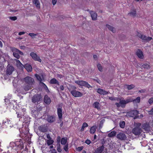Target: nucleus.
I'll use <instances>...</instances> for the list:
<instances>
[{"label": "nucleus", "instance_id": "nucleus-1", "mask_svg": "<svg viewBox=\"0 0 153 153\" xmlns=\"http://www.w3.org/2000/svg\"><path fill=\"white\" fill-rule=\"evenodd\" d=\"M24 81L25 83L24 86V88L26 91H28L31 89L32 85L33 84L34 82V79L29 76L25 78L24 79Z\"/></svg>", "mask_w": 153, "mask_h": 153}, {"label": "nucleus", "instance_id": "nucleus-2", "mask_svg": "<svg viewBox=\"0 0 153 153\" xmlns=\"http://www.w3.org/2000/svg\"><path fill=\"white\" fill-rule=\"evenodd\" d=\"M130 102V100L129 97H127L126 100L120 99L119 103H116L115 105L117 107H121L124 108L125 107L127 103Z\"/></svg>", "mask_w": 153, "mask_h": 153}, {"label": "nucleus", "instance_id": "nucleus-3", "mask_svg": "<svg viewBox=\"0 0 153 153\" xmlns=\"http://www.w3.org/2000/svg\"><path fill=\"white\" fill-rule=\"evenodd\" d=\"M11 51L13 52V55L17 59L20 58V56L19 54L22 55H24V53L22 52L15 48H13L11 49Z\"/></svg>", "mask_w": 153, "mask_h": 153}, {"label": "nucleus", "instance_id": "nucleus-4", "mask_svg": "<svg viewBox=\"0 0 153 153\" xmlns=\"http://www.w3.org/2000/svg\"><path fill=\"white\" fill-rule=\"evenodd\" d=\"M137 126H136L133 128L132 131V132L135 135H139L142 132V130L141 128L139 127L141 125L140 123H137Z\"/></svg>", "mask_w": 153, "mask_h": 153}, {"label": "nucleus", "instance_id": "nucleus-5", "mask_svg": "<svg viewBox=\"0 0 153 153\" xmlns=\"http://www.w3.org/2000/svg\"><path fill=\"white\" fill-rule=\"evenodd\" d=\"M42 96L38 94L34 95L32 98V102L36 104H38V102L42 100Z\"/></svg>", "mask_w": 153, "mask_h": 153}, {"label": "nucleus", "instance_id": "nucleus-6", "mask_svg": "<svg viewBox=\"0 0 153 153\" xmlns=\"http://www.w3.org/2000/svg\"><path fill=\"white\" fill-rule=\"evenodd\" d=\"M75 82L78 85L81 86H84L88 88L92 87L88 82L86 81L82 80H76L75 81Z\"/></svg>", "mask_w": 153, "mask_h": 153}, {"label": "nucleus", "instance_id": "nucleus-7", "mask_svg": "<svg viewBox=\"0 0 153 153\" xmlns=\"http://www.w3.org/2000/svg\"><path fill=\"white\" fill-rule=\"evenodd\" d=\"M137 35L140 38L145 42H149L152 39V37H147L144 35L140 33H138Z\"/></svg>", "mask_w": 153, "mask_h": 153}, {"label": "nucleus", "instance_id": "nucleus-8", "mask_svg": "<svg viewBox=\"0 0 153 153\" xmlns=\"http://www.w3.org/2000/svg\"><path fill=\"white\" fill-rule=\"evenodd\" d=\"M69 90L72 95L75 97H81L83 95V94L82 93L75 90H74L72 91H71V89H69Z\"/></svg>", "mask_w": 153, "mask_h": 153}, {"label": "nucleus", "instance_id": "nucleus-9", "mask_svg": "<svg viewBox=\"0 0 153 153\" xmlns=\"http://www.w3.org/2000/svg\"><path fill=\"white\" fill-rule=\"evenodd\" d=\"M139 114V112L137 110H134L128 112L127 114V115L129 117H134V119L136 118V116Z\"/></svg>", "mask_w": 153, "mask_h": 153}, {"label": "nucleus", "instance_id": "nucleus-10", "mask_svg": "<svg viewBox=\"0 0 153 153\" xmlns=\"http://www.w3.org/2000/svg\"><path fill=\"white\" fill-rule=\"evenodd\" d=\"M30 55L34 60L39 61L40 62H41L42 60L40 59V57L38 56L36 53L33 52H32L30 53Z\"/></svg>", "mask_w": 153, "mask_h": 153}, {"label": "nucleus", "instance_id": "nucleus-11", "mask_svg": "<svg viewBox=\"0 0 153 153\" xmlns=\"http://www.w3.org/2000/svg\"><path fill=\"white\" fill-rule=\"evenodd\" d=\"M117 138L121 140H125L126 139L127 137L124 133L120 132L117 136Z\"/></svg>", "mask_w": 153, "mask_h": 153}, {"label": "nucleus", "instance_id": "nucleus-12", "mask_svg": "<svg viewBox=\"0 0 153 153\" xmlns=\"http://www.w3.org/2000/svg\"><path fill=\"white\" fill-rule=\"evenodd\" d=\"M10 144L11 145H12L13 146H14V145H15L16 146L19 147L21 149H22L23 148V146H22L23 143H21L20 140L17 141L15 143H14L13 142L11 143Z\"/></svg>", "mask_w": 153, "mask_h": 153}, {"label": "nucleus", "instance_id": "nucleus-13", "mask_svg": "<svg viewBox=\"0 0 153 153\" xmlns=\"http://www.w3.org/2000/svg\"><path fill=\"white\" fill-rule=\"evenodd\" d=\"M35 76L36 78L40 82V84L41 85V82H42V81H45L43 75L42 74L39 75L37 74L35 75Z\"/></svg>", "mask_w": 153, "mask_h": 153}, {"label": "nucleus", "instance_id": "nucleus-14", "mask_svg": "<svg viewBox=\"0 0 153 153\" xmlns=\"http://www.w3.org/2000/svg\"><path fill=\"white\" fill-rule=\"evenodd\" d=\"M130 100V102H133L134 103H139L140 102V97H138L135 99H134L131 97H129Z\"/></svg>", "mask_w": 153, "mask_h": 153}, {"label": "nucleus", "instance_id": "nucleus-15", "mask_svg": "<svg viewBox=\"0 0 153 153\" xmlns=\"http://www.w3.org/2000/svg\"><path fill=\"white\" fill-rule=\"evenodd\" d=\"M56 117L52 115H48L47 118V120L49 123H53L55 121Z\"/></svg>", "mask_w": 153, "mask_h": 153}, {"label": "nucleus", "instance_id": "nucleus-16", "mask_svg": "<svg viewBox=\"0 0 153 153\" xmlns=\"http://www.w3.org/2000/svg\"><path fill=\"white\" fill-rule=\"evenodd\" d=\"M15 61L16 62V65L19 68L23 69L24 68V65H23L20 62V61L18 59H15Z\"/></svg>", "mask_w": 153, "mask_h": 153}, {"label": "nucleus", "instance_id": "nucleus-17", "mask_svg": "<svg viewBox=\"0 0 153 153\" xmlns=\"http://www.w3.org/2000/svg\"><path fill=\"white\" fill-rule=\"evenodd\" d=\"M44 102L46 104H49L51 102V98L47 95H45L44 97Z\"/></svg>", "mask_w": 153, "mask_h": 153}, {"label": "nucleus", "instance_id": "nucleus-18", "mask_svg": "<svg viewBox=\"0 0 153 153\" xmlns=\"http://www.w3.org/2000/svg\"><path fill=\"white\" fill-rule=\"evenodd\" d=\"M59 106V105L58 107L57 108V112L59 118L61 119L62 117V108Z\"/></svg>", "mask_w": 153, "mask_h": 153}, {"label": "nucleus", "instance_id": "nucleus-19", "mask_svg": "<svg viewBox=\"0 0 153 153\" xmlns=\"http://www.w3.org/2000/svg\"><path fill=\"white\" fill-rule=\"evenodd\" d=\"M24 68L28 72H31L32 70L31 66L29 64H27L24 65Z\"/></svg>", "mask_w": 153, "mask_h": 153}, {"label": "nucleus", "instance_id": "nucleus-20", "mask_svg": "<svg viewBox=\"0 0 153 153\" xmlns=\"http://www.w3.org/2000/svg\"><path fill=\"white\" fill-rule=\"evenodd\" d=\"M97 92L101 95H105L108 94V92L100 88H98L97 89Z\"/></svg>", "mask_w": 153, "mask_h": 153}, {"label": "nucleus", "instance_id": "nucleus-21", "mask_svg": "<svg viewBox=\"0 0 153 153\" xmlns=\"http://www.w3.org/2000/svg\"><path fill=\"white\" fill-rule=\"evenodd\" d=\"M104 147L103 145L98 147L95 151L94 153H101L103 150Z\"/></svg>", "mask_w": 153, "mask_h": 153}, {"label": "nucleus", "instance_id": "nucleus-22", "mask_svg": "<svg viewBox=\"0 0 153 153\" xmlns=\"http://www.w3.org/2000/svg\"><path fill=\"white\" fill-rule=\"evenodd\" d=\"M14 70L12 66H10L7 69L6 74L7 75H10Z\"/></svg>", "mask_w": 153, "mask_h": 153}, {"label": "nucleus", "instance_id": "nucleus-23", "mask_svg": "<svg viewBox=\"0 0 153 153\" xmlns=\"http://www.w3.org/2000/svg\"><path fill=\"white\" fill-rule=\"evenodd\" d=\"M136 54L138 57L140 59H143V53L141 50H138L136 52Z\"/></svg>", "mask_w": 153, "mask_h": 153}, {"label": "nucleus", "instance_id": "nucleus-24", "mask_svg": "<svg viewBox=\"0 0 153 153\" xmlns=\"http://www.w3.org/2000/svg\"><path fill=\"white\" fill-rule=\"evenodd\" d=\"M90 13L92 19L93 20H96L97 19V14L93 11H90Z\"/></svg>", "mask_w": 153, "mask_h": 153}, {"label": "nucleus", "instance_id": "nucleus-25", "mask_svg": "<svg viewBox=\"0 0 153 153\" xmlns=\"http://www.w3.org/2000/svg\"><path fill=\"white\" fill-rule=\"evenodd\" d=\"M143 128L146 131H149L150 130V128L149 124L145 123L143 125Z\"/></svg>", "mask_w": 153, "mask_h": 153}, {"label": "nucleus", "instance_id": "nucleus-26", "mask_svg": "<svg viewBox=\"0 0 153 153\" xmlns=\"http://www.w3.org/2000/svg\"><path fill=\"white\" fill-rule=\"evenodd\" d=\"M39 130L43 132H46L47 131V128L45 126L42 125L40 126L39 127Z\"/></svg>", "mask_w": 153, "mask_h": 153}, {"label": "nucleus", "instance_id": "nucleus-27", "mask_svg": "<svg viewBox=\"0 0 153 153\" xmlns=\"http://www.w3.org/2000/svg\"><path fill=\"white\" fill-rule=\"evenodd\" d=\"M97 128V127L95 126H94L91 127L90 130V133L92 134H94L95 133Z\"/></svg>", "mask_w": 153, "mask_h": 153}, {"label": "nucleus", "instance_id": "nucleus-28", "mask_svg": "<svg viewBox=\"0 0 153 153\" xmlns=\"http://www.w3.org/2000/svg\"><path fill=\"white\" fill-rule=\"evenodd\" d=\"M106 27L109 30L111 31L113 33H114L115 32L116 30L114 27L108 25H107Z\"/></svg>", "mask_w": 153, "mask_h": 153}, {"label": "nucleus", "instance_id": "nucleus-29", "mask_svg": "<svg viewBox=\"0 0 153 153\" xmlns=\"http://www.w3.org/2000/svg\"><path fill=\"white\" fill-rule=\"evenodd\" d=\"M134 87H135V86L133 84H131L130 85H125V88L128 90H130L134 88Z\"/></svg>", "mask_w": 153, "mask_h": 153}, {"label": "nucleus", "instance_id": "nucleus-30", "mask_svg": "<svg viewBox=\"0 0 153 153\" xmlns=\"http://www.w3.org/2000/svg\"><path fill=\"white\" fill-rule=\"evenodd\" d=\"M50 83L52 84H57L59 85L58 81L55 78H53L50 80Z\"/></svg>", "mask_w": 153, "mask_h": 153}, {"label": "nucleus", "instance_id": "nucleus-31", "mask_svg": "<svg viewBox=\"0 0 153 153\" xmlns=\"http://www.w3.org/2000/svg\"><path fill=\"white\" fill-rule=\"evenodd\" d=\"M93 105L94 106V108L97 109L98 110L100 109V104L97 102H94V103Z\"/></svg>", "mask_w": 153, "mask_h": 153}, {"label": "nucleus", "instance_id": "nucleus-32", "mask_svg": "<svg viewBox=\"0 0 153 153\" xmlns=\"http://www.w3.org/2000/svg\"><path fill=\"white\" fill-rule=\"evenodd\" d=\"M116 134V132L115 131L111 132L108 134V136L109 137H112L115 136Z\"/></svg>", "mask_w": 153, "mask_h": 153}, {"label": "nucleus", "instance_id": "nucleus-33", "mask_svg": "<svg viewBox=\"0 0 153 153\" xmlns=\"http://www.w3.org/2000/svg\"><path fill=\"white\" fill-rule=\"evenodd\" d=\"M9 122H10V120H8L7 119H5L3 120L2 121V126H3L4 125H5L6 126H7V124H9Z\"/></svg>", "mask_w": 153, "mask_h": 153}, {"label": "nucleus", "instance_id": "nucleus-34", "mask_svg": "<svg viewBox=\"0 0 153 153\" xmlns=\"http://www.w3.org/2000/svg\"><path fill=\"white\" fill-rule=\"evenodd\" d=\"M33 3L35 4L37 7H40V4L38 0H33Z\"/></svg>", "mask_w": 153, "mask_h": 153}, {"label": "nucleus", "instance_id": "nucleus-35", "mask_svg": "<svg viewBox=\"0 0 153 153\" xmlns=\"http://www.w3.org/2000/svg\"><path fill=\"white\" fill-rule=\"evenodd\" d=\"M41 85L43 87V88L46 90V92H49V91L48 87L43 82H41Z\"/></svg>", "mask_w": 153, "mask_h": 153}, {"label": "nucleus", "instance_id": "nucleus-36", "mask_svg": "<svg viewBox=\"0 0 153 153\" xmlns=\"http://www.w3.org/2000/svg\"><path fill=\"white\" fill-rule=\"evenodd\" d=\"M142 68H144L146 69H148L150 68V66L149 64L145 63L141 66Z\"/></svg>", "mask_w": 153, "mask_h": 153}, {"label": "nucleus", "instance_id": "nucleus-37", "mask_svg": "<svg viewBox=\"0 0 153 153\" xmlns=\"http://www.w3.org/2000/svg\"><path fill=\"white\" fill-rule=\"evenodd\" d=\"M88 125L86 123H84L82 125V128L81 129V131H83L84 130V128L85 127H88Z\"/></svg>", "mask_w": 153, "mask_h": 153}, {"label": "nucleus", "instance_id": "nucleus-38", "mask_svg": "<svg viewBox=\"0 0 153 153\" xmlns=\"http://www.w3.org/2000/svg\"><path fill=\"white\" fill-rule=\"evenodd\" d=\"M67 141V139H65L64 138H62L61 141V143L62 144L65 145Z\"/></svg>", "mask_w": 153, "mask_h": 153}, {"label": "nucleus", "instance_id": "nucleus-39", "mask_svg": "<svg viewBox=\"0 0 153 153\" xmlns=\"http://www.w3.org/2000/svg\"><path fill=\"white\" fill-rule=\"evenodd\" d=\"M125 122L124 121L120 122V127L123 128L125 127Z\"/></svg>", "mask_w": 153, "mask_h": 153}, {"label": "nucleus", "instance_id": "nucleus-40", "mask_svg": "<svg viewBox=\"0 0 153 153\" xmlns=\"http://www.w3.org/2000/svg\"><path fill=\"white\" fill-rule=\"evenodd\" d=\"M97 67L98 70H99V71H102V70H103L100 64H98L97 65Z\"/></svg>", "mask_w": 153, "mask_h": 153}, {"label": "nucleus", "instance_id": "nucleus-41", "mask_svg": "<svg viewBox=\"0 0 153 153\" xmlns=\"http://www.w3.org/2000/svg\"><path fill=\"white\" fill-rule=\"evenodd\" d=\"M53 143V141L51 139L48 140L47 141V143L48 146L52 144Z\"/></svg>", "mask_w": 153, "mask_h": 153}, {"label": "nucleus", "instance_id": "nucleus-42", "mask_svg": "<svg viewBox=\"0 0 153 153\" xmlns=\"http://www.w3.org/2000/svg\"><path fill=\"white\" fill-rule=\"evenodd\" d=\"M28 35L31 36L32 38L33 39L37 35V34L31 33H29Z\"/></svg>", "mask_w": 153, "mask_h": 153}, {"label": "nucleus", "instance_id": "nucleus-43", "mask_svg": "<svg viewBox=\"0 0 153 153\" xmlns=\"http://www.w3.org/2000/svg\"><path fill=\"white\" fill-rule=\"evenodd\" d=\"M136 14V11L134 10L132 12H130L128 13V15L132 16H135Z\"/></svg>", "mask_w": 153, "mask_h": 153}, {"label": "nucleus", "instance_id": "nucleus-44", "mask_svg": "<svg viewBox=\"0 0 153 153\" xmlns=\"http://www.w3.org/2000/svg\"><path fill=\"white\" fill-rule=\"evenodd\" d=\"M16 114H17V117L18 118H21L23 116V115L20 112H17Z\"/></svg>", "mask_w": 153, "mask_h": 153}, {"label": "nucleus", "instance_id": "nucleus-45", "mask_svg": "<svg viewBox=\"0 0 153 153\" xmlns=\"http://www.w3.org/2000/svg\"><path fill=\"white\" fill-rule=\"evenodd\" d=\"M9 18L12 21H15L17 19V17L15 16L13 17H9Z\"/></svg>", "mask_w": 153, "mask_h": 153}, {"label": "nucleus", "instance_id": "nucleus-46", "mask_svg": "<svg viewBox=\"0 0 153 153\" xmlns=\"http://www.w3.org/2000/svg\"><path fill=\"white\" fill-rule=\"evenodd\" d=\"M57 151L58 152H61L62 151L61 148H60V145L59 144L57 145Z\"/></svg>", "mask_w": 153, "mask_h": 153}, {"label": "nucleus", "instance_id": "nucleus-47", "mask_svg": "<svg viewBox=\"0 0 153 153\" xmlns=\"http://www.w3.org/2000/svg\"><path fill=\"white\" fill-rule=\"evenodd\" d=\"M148 102L150 104H151L153 102V97L150 98Z\"/></svg>", "mask_w": 153, "mask_h": 153}, {"label": "nucleus", "instance_id": "nucleus-48", "mask_svg": "<svg viewBox=\"0 0 153 153\" xmlns=\"http://www.w3.org/2000/svg\"><path fill=\"white\" fill-rule=\"evenodd\" d=\"M83 148L82 146L79 147L77 148V150L78 151H80L83 149Z\"/></svg>", "mask_w": 153, "mask_h": 153}, {"label": "nucleus", "instance_id": "nucleus-49", "mask_svg": "<svg viewBox=\"0 0 153 153\" xmlns=\"http://www.w3.org/2000/svg\"><path fill=\"white\" fill-rule=\"evenodd\" d=\"M148 112L149 114H153V108H152L150 111H149Z\"/></svg>", "mask_w": 153, "mask_h": 153}, {"label": "nucleus", "instance_id": "nucleus-50", "mask_svg": "<svg viewBox=\"0 0 153 153\" xmlns=\"http://www.w3.org/2000/svg\"><path fill=\"white\" fill-rule=\"evenodd\" d=\"M85 143L88 145H89L91 143V141L90 140L87 139L85 141Z\"/></svg>", "mask_w": 153, "mask_h": 153}, {"label": "nucleus", "instance_id": "nucleus-51", "mask_svg": "<svg viewBox=\"0 0 153 153\" xmlns=\"http://www.w3.org/2000/svg\"><path fill=\"white\" fill-rule=\"evenodd\" d=\"M51 153H56V151L54 149H53L52 150H51Z\"/></svg>", "mask_w": 153, "mask_h": 153}, {"label": "nucleus", "instance_id": "nucleus-52", "mask_svg": "<svg viewBox=\"0 0 153 153\" xmlns=\"http://www.w3.org/2000/svg\"><path fill=\"white\" fill-rule=\"evenodd\" d=\"M57 1V0H52V2L53 4L54 5L56 4Z\"/></svg>", "mask_w": 153, "mask_h": 153}, {"label": "nucleus", "instance_id": "nucleus-53", "mask_svg": "<svg viewBox=\"0 0 153 153\" xmlns=\"http://www.w3.org/2000/svg\"><path fill=\"white\" fill-rule=\"evenodd\" d=\"M47 137L48 140L51 139V138L49 134H48L47 135Z\"/></svg>", "mask_w": 153, "mask_h": 153}, {"label": "nucleus", "instance_id": "nucleus-54", "mask_svg": "<svg viewBox=\"0 0 153 153\" xmlns=\"http://www.w3.org/2000/svg\"><path fill=\"white\" fill-rule=\"evenodd\" d=\"M25 33V32H22L19 33V35H22L24 34Z\"/></svg>", "mask_w": 153, "mask_h": 153}, {"label": "nucleus", "instance_id": "nucleus-55", "mask_svg": "<svg viewBox=\"0 0 153 153\" xmlns=\"http://www.w3.org/2000/svg\"><path fill=\"white\" fill-rule=\"evenodd\" d=\"M109 99L110 100H115L114 98L113 97H109Z\"/></svg>", "mask_w": 153, "mask_h": 153}, {"label": "nucleus", "instance_id": "nucleus-56", "mask_svg": "<svg viewBox=\"0 0 153 153\" xmlns=\"http://www.w3.org/2000/svg\"><path fill=\"white\" fill-rule=\"evenodd\" d=\"M60 88L62 91H63L64 90V87L63 85H61L60 87Z\"/></svg>", "mask_w": 153, "mask_h": 153}, {"label": "nucleus", "instance_id": "nucleus-57", "mask_svg": "<svg viewBox=\"0 0 153 153\" xmlns=\"http://www.w3.org/2000/svg\"><path fill=\"white\" fill-rule=\"evenodd\" d=\"M25 47L24 46L22 45V46H20V48L21 49H25Z\"/></svg>", "mask_w": 153, "mask_h": 153}, {"label": "nucleus", "instance_id": "nucleus-58", "mask_svg": "<svg viewBox=\"0 0 153 153\" xmlns=\"http://www.w3.org/2000/svg\"><path fill=\"white\" fill-rule=\"evenodd\" d=\"M64 149L65 151L67 152V145H66L64 147Z\"/></svg>", "mask_w": 153, "mask_h": 153}, {"label": "nucleus", "instance_id": "nucleus-59", "mask_svg": "<svg viewBox=\"0 0 153 153\" xmlns=\"http://www.w3.org/2000/svg\"><path fill=\"white\" fill-rule=\"evenodd\" d=\"M93 58L94 59H97V56L96 55H94L93 56Z\"/></svg>", "mask_w": 153, "mask_h": 153}, {"label": "nucleus", "instance_id": "nucleus-60", "mask_svg": "<svg viewBox=\"0 0 153 153\" xmlns=\"http://www.w3.org/2000/svg\"><path fill=\"white\" fill-rule=\"evenodd\" d=\"M21 153H27V152L25 150H23Z\"/></svg>", "mask_w": 153, "mask_h": 153}, {"label": "nucleus", "instance_id": "nucleus-61", "mask_svg": "<svg viewBox=\"0 0 153 153\" xmlns=\"http://www.w3.org/2000/svg\"><path fill=\"white\" fill-rule=\"evenodd\" d=\"M60 137L59 136H58L57 137V141L59 142H60Z\"/></svg>", "mask_w": 153, "mask_h": 153}, {"label": "nucleus", "instance_id": "nucleus-62", "mask_svg": "<svg viewBox=\"0 0 153 153\" xmlns=\"http://www.w3.org/2000/svg\"><path fill=\"white\" fill-rule=\"evenodd\" d=\"M0 45L1 46H2V43L0 41Z\"/></svg>", "mask_w": 153, "mask_h": 153}, {"label": "nucleus", "instance_id": "nucleus-63", "mask_svg": "<svg viewBox=\"0 0 153 153\" xmlns=\"http://www.w3.org/2000/svg\"><path fill=\"white\" fill-rule=\"evenodd\" d=\"M86 152L85 151V150H83L82 152V153H86Z\"/></svg>", "mask_w": 153, "mask_h": 153}, {"label": "nucleus", "instance_id": "nucleus-64", "mask_svg": "<svg viewBox=\"0 0 153 153\" xmlns=\"http://www.w3.org/2000/svg\"><path fill=\"white\" fill-rule=\"evenodd\" d=\"M50 148H51V149L53 148V146H52V145L51 146H50Z\"/></svg>", "mask_w": 153, "mask_h": 153}]
</instances>
